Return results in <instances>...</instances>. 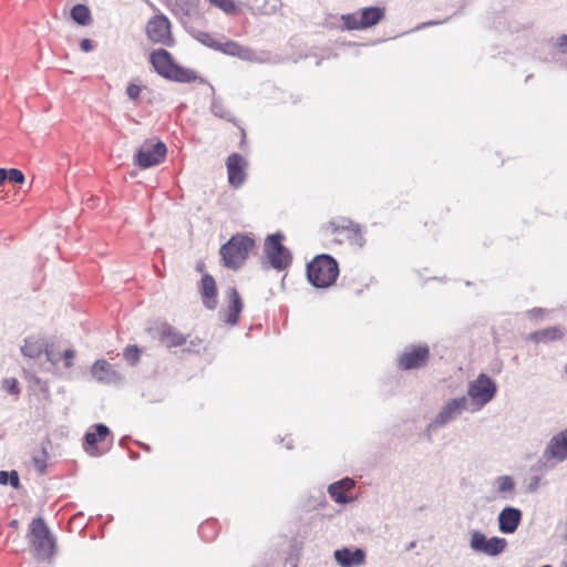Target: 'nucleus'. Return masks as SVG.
Instances as JSON below:
<instances>
[{
    "instance_id": "6e6552de",
    "label": "nucleus",
    "mask_w": 567,
    "mask_h": 567,
    "mask_svg": "<svg viewBox=\"0 0 567 567\" xmlns=\"http://www.w3.org/2000/svg\"><path fill=\"white\" fill-rule=\"evenodd\" d=\"M506 545L507 542L505 538H486V536L478 530H474L471 534L470 546L476 553H482L488 556H496L505 549Z\"/></svg>"
},
{
    "instance_id": "f3484780",
    "label": "nucleus",
    "mask_w": 567,
    "mask_h": 567,
    "mask_svg": "<svg viewBox=\"0 0 567 567\" xmlns=\"http://www.w3.org/2000/svg\"><path fill=\"white\" fill-rule=\"evenodd\" d=\"M92 375L102 383H115L120 380V373L114 365L106 360H97L91 368Z\"/></svg>"
},
{
    "instance_id": "aec40b11",
    "label": "nucleus",
    "mask_w": 567,
    "mask_h": 567,
    "mask_svg": "<svg viewBox=\"0 0 567 567\" xmlns=\"http://www.w3.org/2000/svg\"><path fill=\"white\" fill-rule=\"evenodd\" d=\"M385 16L384 8L370 7L361 10L360 19L357 20V29H367L379 23Z\"/></svg>"
},
{
    "instance_id": "6ab92c4d",
    "label": "nucleus",
    "mask_w": 567,
    "mask_h": 567,
    "mask_svg": "<svg viewBox=\"0 0 567 567\" xmlns=\"http://www.w3.org/2000/svg\"><path fill=\"white\" fill-rule=\"evenodd\" d=\"M522 513L517 508L506 507L498 516L499 529L503 533H514L520 522Z\"/></svg>"
},
{
    "instance_id": "2eb2a0df",
    "label": "nucleus",
    "mask_w": 567,
    "mask_h": 567,
    "mask_svg": "<svg viewBox=\"0 0 567 567\" xmlns=\"http://www.w3.org/2000/svg\"><path fill=\"white\" fill-rule=\"evenodd\" d=\"M157 338L166 348H176L186 344L187 337L168 323H162L157 328Z\"/></svg>"
},
{
    "instance_id": "393cba45",
    "label": "nucleus",
    "mask_w": 567,
    "mask_h": 567,
    "mask_svg": "<svg viewBox=\"0 0 567 567\" xmlns=\"http://www.w3.org/2000/svg\"><path fill=\"white\" fill-rule=\"evenodd\" d=\"M21 351L25 357L39 358L43 352V344L38 340L29 339L25 340Z\"/></svg>"
},
{
    "instance_id": "37998d69",
    "label": "nucleus",
    "mask_w": 567,
    "mask_h": 567,
    "mask_svg": "<svg viewBox=\"0 0 567 567\" xmlns=\"http://www.w3.org/2000/svg\"><path fill=\"white\" fill-rule=\"evenodd\" d=\"M6 181H8V169L0 168V186H2Z\"/></svg>"
},
{
    "instance_id": "20e7f679",
    "label": "nucleus",
    "mask_w": 567,
    "mask_h": 567,
    "mask_svg": "<svg viewBox=\"0 0 567 567\" xmlns=\"http://www.w3.org/2000/svg\"><path fill=\"white\" fill-rule=\"evenodd\" d=\"M339 275L337 261L329 255H319L307 266V277L317 288L332 286Z\"/></svg>"
},
{
    "instance_id": "c03bdc74",
    "label": "nucleus",
    "mask_w": 567,
    "mask_h": 567,
    "mask_svg": "<svg viewBox=\"0 0 567 567\" xmlns=\"http://www.w3.org/2000/svg\"><path fill=\"white\" fill-rule=\"evenodd\" d=\"M215 527V523L214 522H206L204 523L202 526H200V533L205 536V532L206 529L208 528H214Z\"/></svg>"
},
{
    "instance_id": "7ed1b4c3",
    "label": "nucleus",
    "mask_w": 567,
    "mask_h": 567,
    "mask_svg": "<svg viewBox=\"0 0 567 567\" xmlns=\"http://www.w3.org/2000/svg\"><path fill=\"white\" fill-rule=\"evenodd\" d=\"M255 247V240L246 235H235L220 247L223 265L229 269H238Z\"/></svg>"
},
{
    "instance_id": "de8ad7c7",
    "label": "nucleus",
    "mask_w": 567,
    "mask_h": 567,
    "mask_svg": "<svg viewBox=\"0 0 567 567\" xmlns=\"http://www.w3.org/2000/svg\"><path fill=\"white\" fill-rule=\"evenodd\" d=\"M241 137H243V138H241V143H244L245 137H246V133H245V131H244V130H241Z\"/></svg>"
},
{
    "instance_id": "79ce46f5",
    "label": "nucleus",
    "mask_w": 567,
    "mask_h": 567,
    "mask_svg": "<svg viewBox=\"0 0 567 567\" xmlns=\"http://www.w3.org/2000/svg\"><path fill=\"white\" fill-rule=\"evenodd\" d=\"M558 45L563 52H567V34L559 39Z\"/></svg>"
},
{
    "instance_id": "0eeeda50",
    "label": "nucleus",
    "mask_w": 567,
    "mask_h": 567,
    "mask_svg": "<svg viewBox=\"0 0 567 567\" xmlns=\"http://www.w3.org/2000/svg\"><path fill=\"white\" fill-rule=\"evenodd\" d=\"M284 236L274 234L265 241V252L270 265L276 269H285L291 261L289 250L282 245Z\"/></svg>"
},
{
    "instance_id": "c85d7f7f",
    "label": "nucleus",
    "mask_w": 567,
    "mask_h": 567,
    "mask_svg": "<svg viewBox=\"0 0 567 567\" xmlns=\"http://www.w3.org/2000/svg\"><path fill=\"white\" fill-rule=\"evenodd\" d=\"M2 389L12 395L20 394L19 382L16 378H7L2 381Z\"/></svg>"
},
{
    "instance_id": "9b49d317",
    "label": "nucleus",
    "mask_w": 567,
    "mask_h": 567,
    "mask_svg": "<svg viewBox=\"0 0 567 567\" xmlns=\"http://www.w3.org/2000/svg\"><path fill=\"white\" fill-rule=\"evenodd\" d=\"M496 392V386L491 378L485 374H481L468 389V394L471 398L480 402L481 404H485L491 401Z\"/></svg>"
},
{
    "instance_id": "a878e982",
    "label": "nucleus",
    "mask_w": 567,
    "mask_h": 567,
    "mask_svg": "<svg viewBox=\"0 0 567 567\" xmlns=\"http://www.w3.org/2000/svg\"><path fill=\"white\" fill-rule=\"evenodd\" d=\"M214 7L220 9L226 14H237L239 9L234 0H207Z\"/></svg>"
},
{
    "instance_id": "cd10ccee",
    "label": "nucleus",
    "mask_w": 567,
    "mask_h": 567,
    "mask_svg": "<svg viewBox=\"0 0 567 567\" xmlns=\"http://www.w3.org/2000/svg\"><path fill=\"white\" fill-rule=\"evenodd\" d=\"M10 483L11 486L13 487H19V476H18V473L16 471H12V472H6V471H0V484L2 485H6Z\"/></svg>"
},
{
    "instance_id": "7c9ffc66",
    "label": "nucleus",
    "mask_w": 567,
    "mask_h": 567,
    "mask_svg": "<svg viewBox=\"0 0 567 567\" xmlns=\"http://www.w3.org/2000/svg\"><path fill=\"white\" fill-rule=\"evenodd\" d=\"M8 181H10L13 184H23L25 181V177L21 169L9 168L8 169Z\"/></svg>"
},
{
    "instance_id": "412c9836",
    "label": "nucleus",
    "mask_w": 567,
    "mask_h": 567,
    "mask_svg": "<svg viewBox=\"0 0 567 567\" xmlns=\"http://www.w3.org/2000/svg\"><path fill=\"white\" fill-rule=\"evenodd\" d=\"M354 486L352 478H344L329 486L330 496L339 504H346L350 501L347 493Z\"/></svg>"
},
{
    "instance_id": "c756f323",
    "label": "nucleus",
    "mask_w": 567,
    "mask_h": 567,
    "mask_svg": "<svg viewBox=\"0 0 567 567\" xmlns=\"http://www.w3.org/2000/svg\"><path fill=\"white\" fill-rule=\"evenodd\" d=\"M123 355L131 364H135L140 359V349L136 346H128L125 348Z\"/></svg>"
},
{
    "instance_id": "09e8293b",
    "label": "nucleus",
    "mask_w": 567,
    "mask_h": 567,
    "mask_svg": "<svg viewBox=\"0 0 567 567\" xmlns=\"http://www.w3.org/2000/svg\"><path fill=\"white\" fill-rule=\"evenodd\" d=\"M566 372H567V365H566Z\"/></svg>"
},
{
    "instance_id": "f704fd0d",
    "label": "nucleus",
    "mask_w": 567,
    "mask_h": 567,
    "mask_svg": "<svg viewBox=\"0 0 567 567\" xmlns=\"http://www.w3.org/2000/svg\"><path fill=\"white\" fill-rule=\"evenodd\" d=\"M342 20H343L344 29H347V30L354 29V17L353 16H351V14L344 16V17H342Z\"/></svg>"
},
{
    "instance_id": "4468645a",
    "label": "nucleus",
    "mask_w": 567,
    "mask_h": 567,
    "mask_svg": "<svg viewBox=\"0 0 567 567\" xmlns=\"http://www.w3.org/2000/svg\"><path fill=\"white\" fill-rule=\"evenodd\" d=\"M227 307L225 309V322L231 326L238 323L239 316L244 309L243 299L236 288L230 287L226 292Z\"/></svg>"
},
{
    "instance_id": "423d86ee",
    "label": "nucleus",
    "mask_w": 567,
    "mask_h": 567,
    "mask_svg": "<svg viewBox=\"0 0 567 567\" xmlns=\"http://www.w3.org/2000/svg\"><path fill=\"white\" fill-rule=\"evenodd\" d=\"M145 32L152 43L165 47H173L175 44L171 22L164 14H156L150 19L146 23Z\"/></svg>"
},
{
    "instance_id": "ddd939ff",
    "label": "nucleus",
    "mask_w": 567,
    "mask_h": 567,
    "mask_svg": "<svg viewBox=\"0 0 567 567\" xmlns=\"http://www.w3.org/2000/svg\"><path fill=\"white\" fill-rule=\"evenodd\" d=\"M205 43L207 45H209L210 48H214L225 54L237 56L241 60L251 61L255 59V52L251 49L244 47V45L239 44L238 42H235L231 40H228L224 43H219L216 41L205 42Z\"/></svg>"
},
{
    "instance_id": "bb28decb",
    "label": "nucleus",
    "mask_w": 567,
    "mask_h": 567,
    "mask_svg": "<svg viewBox=\"0 0 567 567\" xmlns=\"http://www.w3.org/2000/svg\"><path fill=\"white\" fill-rule=\"evenodd\" d=\"M334 558L342 567H351L354 563V553L344 548L334 551Z\"/></svg>"
},
{
    "instance_id": "5701e85b",
    "label": "nucleus",
    "mask_w": 567,
    "mask_h": 567,
    "mask_svg": "<svg viewBox=\"0 0 567 567\" xmlns=\"http://www.w3.org/2000/svg\"><path fill=\"white\" fill-rule=\"evenodd\" d=\"M549 450L551 455L558 460L567 457V429L553 437Z\"/></svg>"
},
{
    "instance_id": "4c0bfd02",
    "label": "nucleus",
    "mask_w": 567,
    "mask_h": 567,
    "mask_svg": "<svg viewBox=\"0 0 567 567\" xmlns=\"http://www.w3.org/2000/svg\"><path fill=\"white\" fill-rule=\"evenodd\" d=\"M80 47L84 52H89L93 49V44L90 39H83L80 43Z\"/></svg>"
},
{
    "instance_id": "72a5a7b5",
    "label": "nucleus",
    "mask_w": 567,
    "mask_h": 567,
    "mask_svg": "<svg viewBox=\"0 0 567 567\" xmlns=\"http://www.w3.org/2000/svg\"><path fill=\"white\" fill-rule=\"evenodd\" d=\"M514 488V482L509 476H504L501 478L499 483V491L501 492H508Z\"/></svg>"
},
{
    "instance_id": "9d476101",
    "label": "nucleus",
    "mask_w": 567,
    "mask_h": 567,
    "mask_svg": "<svg viewBox=\"0 0 567 567\" xmlns=\"http://www.w3.org/2000/svg\"><path fill=\"white\" fill-rule=\"evenodd\" d=\"M247 166V161L238 153H233L227 157L226 167L231 186L239 187L245 182Z\"/></svg>"
},
{
    "instance_id": "39448f33",
    "label": "nucleus",
    "mask_w": 567,
    "mask_h": 567,
    "mask_svg": "<svg viewBox=\"0 0 567 567\" xmlns=\"http://www.w3.org/2000/svg\"><path fill=\"white\" fill-rule=\"evenodd\" d=\"M167 153L166 145L156 137L145 140L134 155V164L146 169L161 164Z\"/></svg>"
},
{
    "instance_id": "a19ab883",
    "label": "nucleus",
    "mask_w": 567,
    "mask_h": 567,
    "mask_svg": "<svg viewBox=\"0 0 567 567\" xmlns=\"http://www.w3.org/2000/svg\"><path fill=\"white\" fill-rule=\"evenodd\" d=\"M365 554L362 549L357 548V566L364 563Z\"/></svg>"
},
{
    "instance_id": "473e14b6",
    "label": "nucleus",
    "mask_w": 567,
    "mask_h": 567,
    "mask_svg": "<svg viewBox=\"0 0 567 567\" xmlns=\"http://www.w3.org/2000/svg\"><path fill=\"white\" fill-rule=\"evenodd\" d=\"M32 462L38 471L43 472L45 467V453L41 452L39 455L33 456Z\"/></svg>"
},
{
    "instance_id": "a18cd8bd",
    "label": "nucleus",
    "mask_w": 567,
    "mask_h": 567,
    "mask_svg": "<svg viewBox=\"0 0 567 567\" xmlns=\"http://www.w3.org/2000/svg\"><path fill=\"white\" fill-rule=\"evenodd\" d=\"M202 343V340L200 339H196V340H192L190 341V344L192 346H197V344H200Z\"/></svg>"
},
{
    "instance_id": "e433bc0d",
    "label": "nucleus",
    "mask_w": 567,
    "mask_h": 567,
    "mask_svg": "<svg viewBox=\"0 0 567 567\" xmlns=\"http://www.w3.org/2000/svg\"><path fill=\"white\" fill-rule=\"evenodd\" d=\"M544 313H545V310L542 308H534L527 312V315L530 319L542 317Z\"/></svg>"
},
{
    "instance_id": "dca6fc26",
    "label": "nucleus",
    "mask_w": 567,
    "mask_h": 567,
    "mask_svg": "<svg viewBox=\"0 0 567 567\" xmlns=\"http://www.w3.org/2000/svg\"><path fill=\"white\" fill-rule=\"evenodd\" d=\"M467 400L465 396L454 399L450 401L444 409L436 416L433 425L441 426L453 420L456 415H458L462 411L466 409Z\"/></svg>"
},
{
    "instance_id": "2f4dec72",
    "label": "nucleus",
    "mask_w": 567,
    "mask_h": 567,
    "mask_svg": "<svg viewBox=\"0 0 567 567\" xmlns=\"http://www.w3.org/2000/svg\"><path fill=\"white\" fill-rule=\"evenodd\" d=\"M142 86L141 85H137V84H134V83H131L127 85L126 87V94L127 96L131 99V100H136L138 99L141 92H142Z\"/></svg>"
},
{
    "instance_id": "c9c22d12",
    "label": "nucleus",
    "mask_w": 567,
    "mask_h": 567,
    "mask_svg": "<svg viewBox=\"0 0 567 567\" xmlns=\"http://www.w3.org/2000/svg\"><path fill=\"white\" fill-rule=\"evenodd\" d=\"M75 352L71 349H68L63 352V359L65 360V367L69 368L72 364V359L74 358Z\"/></svg>"
},
{
    "instance_id": "4be33fe9",
    "label": "nucleus",
    "mask_w": 567,
    "mask_h": 567,
    "mask_svg": "<svg viewBox=\"0 0 567 567\" xmlns=\"http://www.w3.org/2000/svg\"><path fill=\"white\" fill-rule=\"evenodd\" d=\"M565 331L557 326L537 330L528 336V339L533 342H550L563 339Z\"/></svg>"
},
{
    "instance_id": "f257e3e1",
    "label": "nucleus",
    "mask_w": 567,
    "mask_h": 567,
    "mask_svg": "<svg viewBox=\"0 0 567 567\" xmlns=\"http://www.w3.org/2000/svg\"><path fill=\"white\" fill-rule=\"evenodd\" d=\"M150 63L158 75L169 81L192 83L198 79L196 71L177 64L173 55L165 49L152 51Z\"/></svg>"
},
{
    "instance_id": "58836bf2",
    "label": "nucleus",
    "mask_w": 567,
    "mask_h": 567,
    "mask_svg": "<svg viewBox=\"0 0 567 567\" xmlns=\"http://www.w3.org/2000/svg\"><path fill=\"white\" fill-rule=\"evenodd\" d=\"M45 354H47V359L52 363V364H56L58 361H59V358L53 353L52 350L50 349H45Z\"/></svg>"
},
{
    "instance_id": "ea45409f",
    "label": "nucleus",
    "mask_w": 567,
    "mask_h": 567,
    "mask_svg": "<svg viewBox=\"0 0 567 567\" xmlns=\"http://www.w3.org/2000/svg\"><path fill=\"white\" fill-rule=\"evenodd\" d=\"M351 224L350 220L347 221V225L340 226L342 230L348 229L349 225ZM331 229V233H336L339 230V227L334 225V223H330V225L327 227V230Z\"/></svg>"
},
{
    "instance_id": "b1692460",
    "label": "nucleus",
    "mask_w": 567,
    "mask_h": 567,
    "mask_svg": "<svg viewBox=\"0 0 567 567\" xmlns=\"http://www.w3.org/2000/svg\"><path fill=\"white\" fill-rule=\"evenodd\" d=\"M71 18L81 25H87L92 22L90 9L85 4H75L71 10Z\"/></svg>"
},
{
    "instance_id": "1a4fd4ad",
    "label": "nucleus",
    "mask_w": 567,
    "mask_h": 567,
    "mask_svg": "<svg viewBox=\"0 0 567 567\" xmlns=\"http://www.w3.org/2000/svg\"><path fill=\"white\" fill-rule=\"evenodd\" d=\"M110 436V430L104 424H96L85 434L84 450L92 456H99L105 449L100 447Z\"/></svg>"
},
{
    "instance_id": "a211bd4d",
    "label": "nucleus",
    "mask_w": 567,
    "mask_h": 567,
    "mask_svg": "<svg viewBox=\"0 0 567 567\" xmlns=\"http://www.w3.org/2000/svg\"><path fill=\"white\" fill-rule=\"evenodd\" d=\"M200 295L204 305L208 309H215L217 305V286L213 276L204 274L200 280Z\"/></svg>"
},
{
    "instance_id": "49530a36",
    "label": "nucleus",
    "mask_w": 567,
    "mask_h": 567,
    "mask_svg": "<svg viewBox=\"0 0 567 567\" xmlns=\"http://www.w3.org/2000/svg\"><path fill=\"white\" fill-rule=\"evenodd\" d=\"M197 269H198V271L203 272L205 269V265L204 264L198 265Z\"/></svg>"
},
{
    "instance_id": "f8f14e48",
    "label": "nucleus",
    "mask_w": 567,
    "mask_h": 567,
    "mask_svg": "<svg viewBox=\"0 0 567 567\" xmlns=\"http://www.w3.org/2000/svg\"><path fill=\"white\" fill-rule=\"evenodd\" d=\"M430 351L426 346H417L406 349L400 357V367L410 370L417 369L426 364Z\"/></svg>"
},
{
    "instance_id": "f03ea898",
    "label": "nucleus",
    "mask_w": 567,
    "mask_h": 567,
    "mask_svg": "<svg viewBox=\"0 0 567 567\" xmlns=\"http://www.w3.org/2000/svg\"><path fill=\"white\" fill-rule=\"evenodd\" d=\"M29 545L38 559H50L55 551V538L43 518L32 519L27 535Z\"/></svg>"
}]
</instances>
